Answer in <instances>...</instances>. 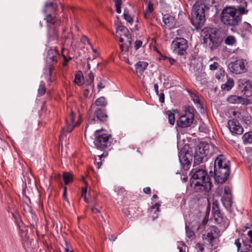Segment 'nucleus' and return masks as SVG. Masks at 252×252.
Here are the masks:
<instances>
[{
  "instance_id": "obj_1",
  "label": "nucleus",
  "mask_w": 252,
  "mask_h": 252,
  "mask_svg": "<svg viewBox=\"0 0 252 252\" xmlns=\"http://www.w3.org/2000/svg\"><path fill=\"white\" fill-rule=\"evenodd\" d=\"M230 174L229 161L222 155L216 158L214 163V178L215 182L219 184L224 183Z\"/></svg>"
},
{
  "instance_id": "obj_2",
  "label": "nucleus",
  "mask_w": 252,
  "mask_h": 252,
  "mask_svg": "<svg viewBox=\"0 0 252 252\" xmlns=\"http://www.w3.org/2000/svg\"><path fill=\"white\" fill-rule=\"evenodd\" d=\"M192 184L196 192H207L212 188V183L207 172L203 169H198L193 173Z\"/></svg>"
},
{
  "instance_id": "obj_3",
  "label": "nucleus",
  "mask_w": 252,
  "mask_h": 252,
  "mask_svg": "<svg viewBox=\"0 0 252 252\" xmlns=\"http://www.w3.org/2000/svg\"><path fill=\"white\" fill-rule=\"evenodd\" d=\"M209 6L205 0H198L192 6L191 13V22L196 28L202 27L205 21V11L208 10Z\"/></svg>"
},
{
  "instance_id": "obj_4",
  "label": "nucleus",
  "mask_w": 252,
  "mask_h": 252,
  "mask_svg": "<svg viewBox=\"0 0 252 252\" xmlns=\"http://www.w3.org/2000/svg\"><path fill=\"white\" fill-rule=\"evenodd\" d=\"M219 151L214 145L201 142L196 147L194 155V164H199L207 160L214 154Z\"/></svg>"
},
{
  "instance_id": "obj_5",
  "label": "nucleus",
  "mask_w": 252,
  "mask_h": 252,
  "mask_svg": "<svg viewBox=\"0 0 252 252\" xmlns=\"http://www.w3.org/2000/svg\"><path fill=\"white\" fill-rule=\"evenodd\" d=\"M94 144L96 148L103 153L98 155L101 158L107 156L108 152L111 149L112 139L111 134L103 133L101 130H96L94 133Z\"/></svg>"
},
{
  "instance_id": "obj_6",
  "label": "nucleus",
  "mask_w": 252,
  "mask_h": 252,
  "mask_svg": "<svg viewBox=\"0 0 252 252\" xmlns=\"http://www.w3.org/2000/svg\"><path fill=\"white\" fill-rule=\"evenodd\" d=\"M205 34L204 36V43L210 50L216 49L221 44L222 38L220 36L219 31L216 28H208L203 30Z\"/></svg>"
},
{
  "instance_id": "obj_7",
  "label": "nucleus",
  "mask_w": 252,
  "mask_h": 252,
  "mask_svg": "<svg viewBox=\"0 0 252 252\" xmlns=\"http://www.w3.org/2000/svg\"><path fill=\"white\" fill-rule=\"evenodd\" d=\"M59 54L56 47L51 48L47 51L46 57V66L44 70V75L48 78L50 82L53 81V74L54 70V66L57 63V58Z\"/></svg>"
},
{
  "instance_id": "obj_8",
  "label": "nucleus",
  "mask_w": 252,
  "mask_h": 252,
  "mask_svg": "<svg viewBox=\"0 0 252 252\" xmlns=\"http://www.w3.org/2000/svg\"><path fill=\"white\" fill-rule=\"evenodd\" d=\"M241 20V16L237 13V9L232 7L224 8L220 14L221 22L226 26H236Z\"/></svg>"
},
{
  "instance_id": "obj_9",
  "label": "nucleus",
  "mask_w": 252,
  "mask_h": 252,
  "mask_svg": "<svg viewBox=\"0 0 252 252\" xmlns=\"http://www.w3.org/2000/svg\"><path fill=\"white\" fill-rule=\"evenodd\" d=\"M116 36L120 37L119 41L123 43L120 44L122 51H128L132 43V39L127 29L124 26L118 27L117 29Z\"/></svg>"
},
{
  "instance_id": "obj_10",
  "label": "nucleus",
  "mask_w": 252,
  "mask_h": 252,
  "mask_svg": "<svg viewBox=\"0 0 252 252\" xmlns=\"http://www.w3.org/2000/svg\"><path fill=\"white\" fill-rule=\"evenodd\" d=\"M48 29V35L49 40H57L58 28L61 21L56 17L52 16L50 14H47L44 18Z\"/></svg>"
},
{
  "instance_id": "obj_11",
  "label": "nucleus",
  "mask_w": 252,
  "mask_h": 252,
  "mask_svg": "<svg viewBox=\"0 0 252 252\" xmlns=\"http://www.w3.org/2000/svg\"><path fill=\"white\" fill-rule=\"evenodd\" d=\"M194 111L193 107H189L185 110V114L181 116L177 120V126L181 128L189 127L194 120Z\"/></svg>"
},
{
  "instance_id": "obj_12",
  "label": "nucleus",
  "mask_w": 252,
  "mask_h": 252,
  "mask_svg": "<svg viewBox=\"0 0 252 252\" xmlns=\"http://www.w3.org/2000/svg\"><path fill=\"white\" fill-rule=\"evenodd\" d=\"M171 49L175 54L182 56L187 53L188 48L187 40L182 37H176L172 42Z\"/></svg>"
},
{
  "instance_id": "obj_13",
  "label": "nucleus",
  "mask_w": 252,
  "mask_h": 252,
  "mask_svg": "<svg viewBox=\"0 0 252 252\" xmlns=\"http://www.w3.org/2000/svg\"><path fill=\"white\" fill-rule=\"evenodd\" d=\"M247 63L243 59H238L234 62L229 63L228 69L229 71L235 74H240L247 71L246 68Z\"/></svg>"
},
{
  "instance_id": "obj_14",
  "label": "nucleus",
  "mask_w": 252,
  "mask_h": 252,
  "mask_svg": "<svg viewBox=\"0 0 252 252\" xmlns=\"http://www.w3.org/2000/svg\"><path fill=\"white\" fill-rule=\"evenodd\" d=\"M228 125L230 132L233 134H242L243 128L240 125L238 120L232 119L228 122Z\"/></svg>"
},
{
  "instance_id": "obj_15",
  "label": "nucleus",
  "mask_w": 252,
  "mask_h": 252,
  "mask_svg": "<svg viewBox=\"0 0 252 252\" xmlns=\"http://www.w3.org/2000/svg\"><path fill=\"white\" fill-rule=\"evenodd\" d=\"M227 101L232 104L248 105L252 103V100L236 95H231L227 97Z\"/></svg>"
},
{
  "instance_id": "obj_16",
  "label": "nucleus",
  "mask_w": 252,
  "mask_h": 252,
  "mask_svg": "<svg viewBox=\"0 0 252 252\" xmlns=\"http://www.w3.org/2000/svg\"><path fill=\"white\" fill-rule=\"evenodd\" d=\"M75 118V114L71 111L68 117L66 119V123L67 125L66 130L68 132H70L75 126H79L80 124L79 121L76 123H74Z\"/></svg>"
},
{
  "instance_id": "obj_17",
  "label": "nucleus",
  "mask_w": 252,
  "mask_h": 252,
  "mask_svg": "<svg viewBox=\"0 0 252 252\" xmlns=\"http://www.w3.org/2000/svg\"><path fill=\"white\" fill-rule=\"evenodd\" d=\"M163 21L166 28H173L175 27L176 24L175 18L169 14H165L163 16Z\"/></svg>"
},
{
  "instance_id": "obj_18",
  "label": "nucleus",
  "mask_w": 252,
  "mask_h": 252,
  "mask_svg": "<svg viewBox=\"0 0 252 252\" xmlns=\"http://www.w3.org/2000/svg\"><path fill=\"white\" fill-rule=\"evenodd\" d=\"M219 229L216 226H212L209 228L207 234V237L212 246H213V244H212L213 240L219 236Z\"/></svg>"
},
{
  "instance_id": "obj_19",
  "label": "nucleus",
  "mask_w": 252,
  "mask_h": 252,
  "mask_svg": "<svg viewBox=\"0 0 252 252\" xmlns=\"http://www.w3.org/2000/svg\"><path fill=\"white\" fill-rule=\"evenodd\" d=\"M212 213L215 221L218 223H221L223 222V218L220 214L219 207L218 205L213 203Z\"/></svg>"
},
{
  "instance_id": "obj_20",
  "label": "nucleus",
  "mask_w": 252,
  "mask_h": 252,
  "mask_svg": "<svg viewBox=\"0 0 252 252\" xmlns=\"http://www.w3.org/2000/svg\"><path fill=\"white\" fill-rule=\"evenodd\" d=\"M148 63L146 62L139 61L135 64L136 73L138 76L142 75L148 66Z\"/></svg>"
},
{
  "instance_id": "obj_21",
  "label": "nucleus",
  "mask_w": 252,
  "mask_h": 252,
  "mask_svg": "<svg viewBox=\"0 0 252 252\" xmlns=\"http://www.w3.org/2000/svg\"><path fill=\"white\" fill-rule=\"evenodd\" d=\"M97 119L101 122H105L107 119V115L105 110L99 108H96L94 111Z\"/></svg>"
},
{
  "instance_id": "obj_22",
  "label": "nucleus",
  "mask_w": 252,
  "mask_h": 252,
  "mask_svg": "<svg viewBox=\"0 0 252 252\" xmlns=\"http://www.w3.org/2000/svg\"><path fill=\"white\" fill-rule=\"evenodd\" d=\"M58 4L57 2H52L50 3H46L45 4V9L43 12L45 13L47 12L48 9H52V12L57 14V10L58 9Z\"/></svg>"
},
{
  "instance_id": "obj_23",
  "label": "nucleus",
  "mask_w": 252,
  "mask_h": 252,
  "mask_svg": "<svg viewBox=\"0 0 252 252\" xmlns=\"http://www.w3.org/2000/svg\"><path fill=\"white\" fill-rule=\"evenodd\" d=\"M221 200L224 207L227 210H230L232 205V201L231 197L229 196L226 197L222 196Z\"/></svg>"
},
{
  "instance_id": "obj_24",
  "label": "nucleus",
  "mask_w": 252,
  "mask_h": 252,
  "mask_svg": "<svg viewBox=\"0 0 252 252\" xmlns=\"http://www.w3.org/2000/svg\"><path fill=\"white\" fill-rule=\"evenodd\" d=\"M234 85V82L232 78L227 79L226 82L221 85V89L223 90L229 91Z\"/></svg>"
},
{
  "instance_id": "obj_25",
  "label": "nucleus",
  "mask_w": 252,
  "mask_h": 252,
  "mask_svg": "<svg viewBox=\"0 0 252 252\" xmlns=\"http://www.w3.org/2000/svg\"><path fill=\"white\" fill-rule=\"evenodd\" d=\"M179 159L181 164H182L183 168L185 170L189 169L190 167V162L187 158H185V156H183V158H181V154L179 155Z\"/></svg>"
},
{
  "instance_id": "obj_26",
  "label": "nucleus",
  "mask_w": 252,
  "mask_h": 252,
  "mask_svg": "<svg viewBox=\"0 0 252 252\" xmlns=\"http://www.w3.org/2000/svg\"><path fill=\"white\" fill-rule=\"evenodd\" d=\"M175 110L172 109V110H168L166 112V115L168 116V122L171 125H173L175 124Z\"/></svg>"
},
{
  "instance_id": "obj_27",
  "label": "nucleus",
  "mask_w": 252,
  "mask_h": 252,
  "mask_svg": "<svg viewBox=\"0 0 252 252\" xmlns=\"http://www.w3.org/2000/svg\"><path fill=\"white\" fill-rule=\"evenodd\" d=\"M63 177L65 185L73 181V174L70 172L63 173Z\"/></svg>"
},
{
  "instance_id": "obj_28",
  "label": "nucleus",
  "mask_w": 252,
  "mask_h": 252,
  "mask_svg": "<svg viewBox=\"0 0 252 252\" xmlns=\"http://www.w3.org/2000/svg\"><path fill=\"white\" fill-rule=\"evenodd\" d=\"M83 80L84 78L82 72L81 71H79L78 73L75 75L74 82L77 85L81 86L83 84Z\"/></svg>"
},
{
  "instance_id": "obj_29",
  "label": "nucleus",
  "mask_w": 252,
  "mask_h": 252,
  "mask_svg": "<svg viewBox=\"0 0 252 252\" xmlns=\"http://www.w3.org/2000/svg\"><path fill=\"white\" fill-rule=\"evenodd\" d=\"M242 140L244 144L252 143V134L250 132L245 133L242 137Z\"/></svg>"
},
{
  "instance_id": "obj_30",
  "label": "nucleus",
  "mask_w": 252,
  "mask_h": 252,
  "mask_svg": "<svg viewBox=\"0 0 252 252\" xmlns=\"http://www.w3.org/2000/svg\"><path fill=\"white\" fill-rule=\"evenodd\" d=\"M95 104L97 106L105 107L107 105V102L104 96H101L96 99L95 101Z\"/></svg>"
},
{
  "instance_id": "obj_31",
  "label": "nucleus",
  "mask_w": 252,
  "mask_h": 252,
  "mask_svg": "<svg viewBox=\"0 0 252 252\" xmlns=\"http://www.w3.org/2000/svg\"><path fill=\"white\" fill-rule=\"evenodd\" d=\"M186 235L187 237V241H191L195 237L194 233L190 230L187 227H186Z\"/></svg>"
},
{
  "instance_id": "obj_32",
  "label": "nucleus",
  "mask_w": 252,
  "mask_h": 252,
  "mask_svg": "<svg viewBox=\"0 0 252 252\" xmlns=\"http://www.w3.org/2000/svg\"><path fill=\"white\" fill-rule=\"evenodd\" d=\"M46 87L45 83L42 81L40 83V85L38 89V92L40 95H43L46 92Z\"/></svg>"
},
{
  "instance_id": "obj_33",
  "label": "nucleus",
  "mask_w": 252,
  "mask_h": 252,
  "mask_svg": "<svg viewBox=\"0 0 252 252\" xmlns=\"http://www.w3.org/2000/svg\"><path fill=\"white\" fill-rule=\"evenodd\" d=\"M239 87L242 86L244 87L243 90H247V86L250 85V82L244 79H240L238 81Z\"/></svg>"
},
{
  "instance_id": "obj_34",
  "label": "nucleus",
  "mask_w": 252,
  "mask_h": 252,
  "mask_svg": "<svg viewBox=\"0 0 252 252\" xmlns=\"http://www.w3.org/2000/svg\"><path fill=\"white\" fill-rule=\"evenodd\" d=\"M124 19L129 23L132 24L133 22V20L131 15L129 14L127 10H125L124 12Z\"/></svg>"
},
{
  "instance_id": "obj_35",
  "label": "nucleus",
  "mask_w": 252,
  "mask_h": 252,
  "mask_svg": "<svg viewBox=\"0 0 252 252\" xmlns=\"http://www.w3.org/2000/svg\"><path fill=\"white\" fill-rule=\"evenodd\" d=\"M115 2V6L116 7V11L118 13H121V6L122 4V0H114Z\"/></svg>"
},
{
  "instance_id": "obj_36",
  "label": "nucleus",
  "mask_w": 252,
  "mask_h": 252,
  "mask_svg": "<svg viewBox=\"0 0 252 252\" xmlns=\"http://www.w3.org/2000/svg\"><path fill=\"white\" fill-rule=\"evenodd\" d=\"M235 38L233 36H228L225 39V43L227 45H232L235 43Z\"/></svg>"
},
{
  "instance_id": "obj_37",
  "label": "nucleus",
  "mask_w": 252,
  "mask_h": 252,
  "mask_svg": "<svg viewBox=\"0 0 252 252\" xmlns=\"http://www.w3.org/2000/svg\"><path fill=\"white\" fill-rule=\"evenodd\" d=\"M84 182L85 184H86V187L82 188V197H83L85 202H88L89 199L86 197V194H87V183L86 181H84Z\"/></svg>"
},
{
  "instance_id": "obj_38",
  "label": "nucleus",
  "mask_w": 252,
  "mask_h": 252,
  "mask_svg": "<svg viewBox=\"0 0 252 252\" xmlns=\"http://www.w3.org/2000/svg\"><path fill=\"white\" fill-rule=\"evenodd\" d=\"M243 29L246 32L252 33V27L249 23L246 22L244 23Z\"/></svg>"
},
{
  "instance_id": "obj_39",
  "label": "nucleus",
  "mask_w": 252,
  "mask_h": 252,
  "mask_svg": "<svg viewBox=\"0 0 252 252\" xmlns=\"http://www.w3.org/2000/svg\"><path fill=\"white\" fill-rule=\"evenodd\" d=\"M7 210L9 213H11L13 215L16 212V206L15 205L11 204L10 203L8 202Z\"/></svg>"
},
{
  "instance_id": "obj_40",
  "label": "nucleus",
  "mask_w": 252,
  "mask_h": 252,
  "mask_svg": "<svg viewBox=\"0 0 252 252\" xmlns=\"http://www.w3.org/2000/svg\"><path fill=\"white\" fill-rule=\"evenodd\" d=\"M237 10H238L239 13L238 15L240 16V15L247 14L248 11L247 10H245V8L243 6H238Z\"/></svg>"
},
{
  "instance_id": "obj_41",
  "label": "nucleus",
  "mask_w": 252,
  "mask_h": 252,
  "mask_svg": "<svg viewBox=\"0 0 252 252\" xmlns=\"http://www.w3.org/2000/svg\"><path fill=\"white\" fill-rule=\"evenodd\" d=\"M160 206V204L159 203H155L152 207H151V211H153L154 209H156V210L155 211V213H156L157 212L159 213L160 212L159 210V207Z\"/></svg>"
},
{
  "instance_id": "obj_42",
  "label": "nucleus",
  "mask_w": 252,
  "mask_h": 252,
  "mask_svg": "<svg viewBox=\"0 0 252 252\" xmlns=\"http://www.w3.org/2000/svg\"><path fill=\"white\" fill-rule=\"evenodd\" d=\"M219 66V64L217 62H214L213 63L210 64L209 65V69L211 70H217Z\"/></svg>"
},
{
  "instance_id": "obj_43",
  "label": "nucleus",
  "mask_w": 252,
  "mask_h": 252,
  "mask_svg": "<svg viewBox=\"0 0 252 252\" xmlns=\"http://www.w3.org/2000/svg\"><path fill=\"white\" fill-rule=\"evenodd\" d=\"M146 11L152 12L154 10V6L153 4L150 1L149 2L147 8L145 10Z\"/></svg>"
},
{
  "instance_id": "obj_44",
  "label": "nucleus",
  "mask_w": 252,
  "mask_h": 252,
  "mask_svg": "<svg viewBox=\"0 0 252 252\" xmlns=\"http://www.w3.org/2000/svg\"><path fill=\"white\" fill-rule=\"evenodd\" d=\"M142 45V41L141 40H136L134 43V47L136 50L138 49L141 47Z\"/></svg>"
},
{
  "instance_id": "obj_45",
  "label": "nucleus",
  "mask_w": 252,
  "mask_h": 252,
  "mask_svg": "<svg viewBox=\"0 0 252 252\" xmlns=\"http://www.w3.org/2000/svg\"><path fill=\"white\" fill-rule=\"evenodd\" d=\"M191 97L192 98V100L195 104H198L200 105V100L198 99V97L197 96H196L195 94H192Z\"/></svg>"
},
{
  "instance_id": "obj_46",
  "label": "nucleus",
  "mask_w": 252,
  "mask_h": 252,
  "mask_svg": "<svg viewBox=\"0 0 252 252\" xmlns=\"http://www.w3.org/2000/svg\"><path fill=\"white\" fill-rule=\"evenodd\" d=\"M235 245L237 247V252H239L241 247V242L240 241V239H237L236 240H235Z\"/></svg>"
},
{
  "instance_id": "obj_47",
  "label": "nucleus",
  "mask_w": 252,
  "mask_h": 252,
  "mask_svg": "<svg viewBox=\"0 0 252 252\" xmlns=\"http://www.w3.org/2000/svg\"><path fill=\"white\" fill-rule=\"evenodd\" d=\"M88 77H89V82L88 83V84L90 85H92V84H93V81H94V75L91 72L89 74ZM88 81H89V80Z\"/></svg>"
},
{
  "instance_id": "obj_48",
  "label": "nucleus",
  "mask_w": 252,
  "mask_h": 252,
  "mask_svg": "<svg viewBox=\"0 0 252 252\" xmlns=\"http://www.w3.org/2000/svg\"><path fill=\"white\" fill-rule=\"evenodd\" d=\"M159 96V101L161 103H163L164 102V94L163 93H159L158 94Z\"/></svg>"
},
{
  "instance_id": "obj_49",
  "label": "nucleus",
  "mask_w": 252,
  "mask_h": 252,
  "mask_svg": "<svg viewBox=\"0 0 252 252\" xmlns=\"http://www.w3.org/2000/svg\"><path fill=\"white\" fill-rule=\"evenodd\" d=\"M105 87V86L101 82H100L99 83H98L97 86L98 91H99L101 89L104 88Z\"/></svg>"
},
{
  "instance_id": "obj_50",
  "label": "nucleus",
  "mask_w": 252,
  "mask_h": 252,
  "mask_svg": "<svg viewBox=\"0 0 252 252\" xmlns=\"http://www.w3.org/2000/svg\"><path fill=\"white\" fill-rule=\"evenodd\" d=\"M66 192H67V188L66 187H63V197L65 200H66L67 202H68V200L66 197Z\"/></svg>"
},
{
  "instance_id": "obj_51",
  "label": "nucleus",
  "mask_w": 252,
  "mask_h": 252,
  "mask_svg": "<svg viewBox=\"0 0 252 252\" xmlns=\"http://www.w3.org/2000/svg\"><path fill=\"white\" fill-rule=\"evenodd\" d=\"M248 236L250 237L249 242L252 244V229L248 232Z\"/></svg>"
},
{
  "instance_id": "obj_52",
  "label": "nucleus",
  "mask_w": 252,
  "mask_h": 252,
  "mask_svg": "<svg viewBox=\"0 0 252 252\" xmlns=\"http://www.w3.org/2000/svg\"><path fill=\"white\" fill-rule=\"evenodd\" d=\"M143 191L146 194H150L151 192V190L150 188L146 187L143 189Z\"/></svg>"
},
{
  "instance_id": "obj_53",
  "label": "nucleus",
  "mask_w": 252,
  "mask_h": 252,
  "mask_svg": "<svg viewBox=\"0 0 252 252\" xmlns=\"http://www.w3.org/2000/svg\"><path fill=\"white\" fill-rule=\"evenodd\" d=\"M152 12L147 11L145 10V12L144 13V17L145 19H148L150 17V15Z\"/></svg>"
},
{
  "instance_id": "obj_54",
  "label": "nucleus",
  "mask_w": 252,
  "mask_h": 252,
  "mask_svg": "<svg viewBox=\"0 0 252 252\" xmlns=\"http://www.w3.org/2000/svg\"><path fill=\"white\" fill-rule=\"evenodd\" d=\"M92 211L93 213H95V214L99 213L100 212L98 209L95 208V207H92Z\"/></svg>"
},
{
  "instance_id": "obj_55",
  "label": "nucleus",
  "mask_w": 252,
  "mask_h": 252,
  "mask_svg": "<svg viewBox=\"0 0 252 252\" xmlns=\"http://www.w3.org/2000/svg\"><path fill=\"white\" fill-rule=\"evenodd\" d=\"M154 89H155L156 94H159L158 87V85L157 84H154Z\"/></svg>"
},
{
  "instance_id": "obj_56",
  "label": "nucleus",
  "mask_w": 252,
  "mask_h": 252,
  "mask_svg": "<svg viewBox=\"0 0 252 252\" xmlns=\"http://www.w3.org/2000/svg\"><path fill=\"white\" fill-rule=\"evenodd\" d=\"M101 158H99V160H100V161H98V162H97L96 163V166H97V168L98 169H99L100 167H101V166L102 165V161H101Z\"/></svg>"
},
{
  "instance_id": "obj_57",
  "label": "nucleus",
  "mask_w": 252,
  "mask_h": 252,
  "mask_svg": "<svg viewBox=\"0 0 252 252\" xmlns=\"http://www.w3.org/2000/svg\"><path fill=\"white\" fill-rule=\"evenodd\" d=\"M197 247L200 251V252H203L204 251V248L203 247V246L201 244H197Z\"/></svg>"
},
{
  "instance_id": "obj_58",
  "label": "nucleus",
  "mask_w": 252,
  "mask_h": 252,
  "mask_svg": "<svg viewBox=\"0 0 252 252\" xmlns=\"http://www.w3.org/2000/svg\"><path fill=\"white\" fill-rule=\"evenodd\" d=\"M181 180L183 181V182L186 183L188 180V178L187 176L183 175L181 177Z\"/></svg>"
},
{
  "instance_id": "obj_59",
  "label": "nucleus",
  "mask_w": 252,
  "mask_h": 252,
  "mask_svg": "<svg viewBox=\"0 0 252 252\" xmlns=\"http://www.w3.org/2000/svg\"><path fill=\"white\" fill-rule=\"evenodd\" d=\"M95 121V119L94 117H93V118H92L91 117H89V124H91L93 123Z\"/></svg>"
},
{
  "instance_id": "obj_60",
  "label": "nucleus",
  "mask_w": 252,
  "mask_h": 252,
  "mask_svg": "<svg viewBox=\"0 0 252 252\" xmlns=\"http://www.w3.org/2000/svg\"><path fill=\"white\" fill-rule=\"evenodd\" d=\"M108 238L110 241H115V240L116 239V237L114 235H111Z\"/></svg>"
},
{
  "instance_id": "obj_61",
  "label": "nucleus",
  "mask_w": 252,
  "mask_h": 252,
  "mask_svg": "<svg viewBox=\"0 0 252 252\" xmlns=\"http://www.w3.org/2000/svg\"><path fill=\"white\" fill-rule=\"evenodd\" d=\"M247 252H252V246L249 245L247 248Z\"/></svg>"
},
{
  "instance_id": "obj_62",
  "label": "nucleus",
  "mask_w": 252,
  "mask_h": 252,
  "mask_svg": "<svg viewBox=\"0 0 252 252\" xmlns=\"http://www.w3.org/2000/svg\"><path fill=\"white\" fill-rule=\"evenodd\" d=\"M167 57L165 56H164V55H160V56L159 57V60H165L166 59H167Z\"/></svg>"
},
{
  "instance_id": "obj_63",
  "label": "nucleus",
  "mask_w": 252,
  "mask_h": 252,
  "mask_svg": "<svg viewBox=\"0 0 252 252\" xmlns=\"http://www.w3.org/2000/svg\"><path fill=\"white\" fill-rule=\"evenodd\" d=\"M168 61H169V63H170V64L171 65L173 64V63H174V62H175V60L172 59H171V58H168Z\"/></svg>"
},
{
  "instance_id": "obj_64",
  "label": "nucleus",
  "mask_w": 252,
  "mask_h": 252,
  "mask_svg": "<svg viewBox=\"0 0 252 252\" xmlns=\"http://www.w3.org/2000/svg\"><path fill=\"white\" fill-rule=\"evenodd\" d=\"M63 58H64V62L63 63V65L64 66H65L66 65L67 63L68 62V60H67L66 57L64 56H63Z\"/></svg>"
}]
</instances>
